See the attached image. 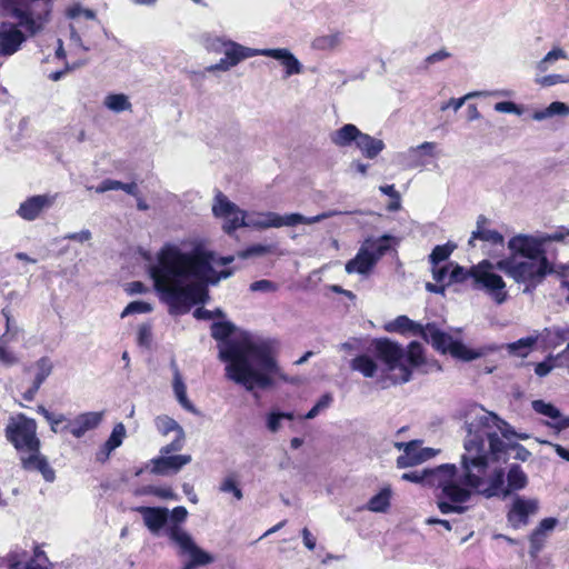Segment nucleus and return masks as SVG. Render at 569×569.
<instances>
[{
    "mask_svg": "<svg viewBox=\"0 0 569 569\" xmlns=\"http://www.w3.org/2000/svg\"><path fill=\"white\" fill-rule=\"evenodd\" d=\"M233 259V256L218 257L202 248L184 251L178 244L166 243L157 252L149 273L169 312L187 313L193 305L207 300L208 284H217L232 276V269L218 271L217 268L231 263Z\"/></svg>",
    "mask_w": 569,
    "mask_h": 569,
    "instance_id": "nucleus-1",
    "label": "nucleus"
},
{
    "mask_svg": "<svg viewBox=\"0 0 569 569\" xmlns=\"http://www.w3.org/2000/svg\"><path fill=\"white\" fill-rule=\"evenodd\" d=\"M234 329L231 322L211 326V336L219 341L218 357L227 362L226 377L250 392L270 388L276 377H282L277 361L278 342L247 333L230 338Z\"/></svg>",
    "mask_w": 569,
    "mask_h": 569,
    "instance_id": "nucleus-2",
    "label": "nucleus"
},
{
    "mask_svg": "<svg viewBox=\"0 0 569 569\" xmlns=\"http://www.w3.org/2000/svg\"><path fill=\"white\" fill-rule=\"evenodd\" d=\"M481 446L475 440H465V452L461 455L460 467L456 465H441L435 469L405 472L401 479L415 483L433 487L440 492L438 508L443 513H463L467 508L463 503L470 499V487L485 492H495V487H487L486 468L480 460Z\"/></svg>",
    "mask_w": 569,
    "mask_h": 569,
    "instance_id": "nucleus-3",
    "label": "nucleus"
},
{
    "mask_svg": "<svg viewBox=\"0 0 569 569\" xmlns=\"http://www.w3.org/2000/svg\"><path fill=\"white\" fill-rule=\"evenodd\" d=\"M1 7L14 20L0 22V57H10L51 22L53 0H1Z\"/></svg>",
    "mask_w": 569,
    "mask_h": 569,
    "instance_id": "nucleus-4",
    "label": "nucleus"
},
{
    "mask_svg": "<svg viewBox=\"0 0 569 569\" xmlns=\"http://www.w3.org/2000/svg\"><path fill=\"white\" fill-rule=\"evenodd\" d=\"M465 425L467 437L482 435L489 460L506 462L513 458L525 461L530 456V451L513 441L515 438L522 437L512 431L507 422L482 407L475 406L470 408Z\"/></svg>",
    "mask_w": 569,
    "mask_h": 569,
    "instance_id": "nucleus-5",
    "label": "nucleus"
},
{
    "mask_svg": "<svg viewBox=\"0 0 569 569\" xmlns=\"http://www.w3.org/2000/svg\"><path fill=\"white\" fill-rule=\"evenodd\" d=\"M4 435L20 456L22 468L28 471H39L46 481L52 482L54 470L47 458L40 453V439L37 436V422L23 413L10 417Z\"/></svg>",
    "mask_w": 569,
    "mask_h": 569,
    "instance_id": "nucleus-6",
    "label": "nucleus"
},
{
    "mask_svg": "<svg viewBox=\"0 0 569 569\" xmlns=\"http://www.w3.org/2000/svg\"><path fill=\"white\" fill-rule=\"evenodd\" d=\"M385 328L389 332H411L420 336L427 342H431L437 350L443 353L450 352L453 357L462 360H472L479 357V353L468 349L460 341L453 340L450 335L439 330L433 323L422 327L407 316H398L393 321L387 323Z\"/></svg>",
    "mask_w": 569,
    "mask_h": 569,
    "instance_id": "nucleus-7",
    "label": "nucleus"
},
{
    "mask_svg": "<svg viewBox=\"0 0 569 569\" xmlns=\"http://www.w3.org/2000/svg\"><path fill=\"white\" fill-rule=\"evenodd\" d=\"M465 440H475L479 446H481L480 460L486 468V478L488 479V482H492V487H495V492L492 493L470 487V497L473 492L481 493L488 498L493 496H507L513 490L522 489L527 485V476L517 465L510 467L507 475L508 483H505V472L500 467L495 466L497 461L489 460L488 449L482 435H471L470 437H466ZM488 487H491V483H488ZM486 488L487 485L483 486V489Z\"/></svg>",
    "mask_w": 569,
    "mask_h": 569,
    "instance_id": "nucleus-8",
    "label": "nucleus"
},
{
    "mask_svg": "<svg viewBox=\"0 0 569 569\" xmlns=\"http://www.w3.org/2000/svg\"><path fill=\"white\" fill-rule=\"evenodd\" d=\"M508 247L511 254L497 261V269L503 271L516 282L531 281L533 279V238L516 236L509 241Z\"/></svg>",
    "mask_w": 569,
    "mask_h": 569,
    "instance_id": "nucleus-9",
    "label": "nucleus"
},
{
    "mask_svg": "<svg viewBox=\"0 0 569 569\" xmlns=\"http://www.w3.org/2000/svg\"><path fill=\"white\" fill-rule=\"evenodd\" d=\"M568 227H557L551 232H536V283L547 274L559 273V249L568 243Z\"/></svg>",
    "mask_w": 569,
    "mask_h": 569,
    "instance_id": "nucleus-10",
    "label": "nucleus"
},
{
    "mask_svg": "<svg viewBox=\"0 0 569 569\" xmlns=\"http://www.w3.org/2000/svg\"><path fill=\"white\" fill-rule=\"evenodd\" d=\"M338 214L337 211H326L313 217H305L301 213L279 214L272 211L247 212L244 227L263 230L269 228L296 227L298 224H313Z\"/></svg>",
    "mask_w": 569,
    "mask_h": 569,
    "instance_id": "nucleus-11",
    "label": "nucleus"
},
{
    "mask_svg": "<svg viewBox=\"0 0 569 569\" xmlns=\"http://www.w3.org/2000/svg\"><path fill=\"white\" fill-rule=\"evenodd\" d=\"M495 269H497L496 263L487 259L475 264L471 288L477 291H483L496 303L501 305L507 300L508 292L505 280Z\"/></svg>",
    "mask_w": 569,
    "mask_h": 569,
    "instance_id": "nucleus-12",
    "label": "nucleus"
},
{
    "mask_svg": "<svg viewBox=\"0 0 569 569\" xmlns=\"http://www.w3.org/2000/svg\"><path fill=\"white\" fill-rule=\"evenodd\" d=\"M372 346L377 358L385 363L388 372L399 371L391 377L395 382L405 383L410 380L411 370L405 363V350L399 343L389 339H377Z\"/></svg>",
    "mask_w": 569,
    "mask_h": 569,
    "instance_id": "nucleus-13",
    "label": "nucleus"
},
{
    "mask_svg": "<svg viewBox=\"0 0 569 569\" xmlns=\"http://www.w3.org/2000/svg\"><path fill=\"white\" fill-rule=\"evenodd\" d=\"M169 537L180 548L182 555H189L190 557V560L182 569H194L196 567L206 566L213 561V557L199 548L192 537L180 526H171Z\"/></svg>",
    "mask_w": 569,
    "mask_h": 569,
    "instance_id": "nucleus-14",
    "label": "nucleus"
},
{
    "mask_svg": "<svg viewBox=\"0 0 569 569\" xmlns=\"http://www.w3.org/2000/svg\"><path fill=\"white\" fill-rule=\"evenodd\" d=\"M212 212L216 218L223 221L222 229L229 234L234 230L244 227L247 211L240 209L222 192H218L216 194L212 203Z\"/></svg>",
    "mask_w": 569,
    "mask_h": 569,
    "instance_id": "nucleus-15",
    "label": "nucleus"
},
{
    "mask_svg": "<svg viewBox=\"0 0 569 569\" xmlns=\"http://www.w3.org/2000/svg\"><path fill=\"white\" fill-rule=\"evenodd\" d=\"M395 447L403 450V455L397 458V467L400 469L420 465L436 455L431 448H422L421 442L413 440L410 442H396Z\"/></svg>",
    "mask_w": 569,
    "mask_h": 569,
    "instance_id": "nucleus-16",
    "label": "nucleus"
},
{
    "mask_svg": "<svg viewBox=\"0 0 569 569\" xmlns=\"http://www.w3.org/2000/svg\"><path fill=\"white\" fill-rule=\"evenodd\" d=\"M536 412L546 417V420H540L539 422L536 420V428L547 426L556 435L569 428V416L562 415L560 409L550 402L536 400Z\"/></svg>",
    "mask_w": 569,
    "mask_h": 569,
    "instance_id": "nucleus-17",
    "label": "nucleus"
},
{
    "mask_svg": "<svg viewBox=\"0 0 569 569\" xmlns=\"http://www.w3.org/2000/svg\"><path fill=\"white\" fill-rule=\"evenodd\" d=\"M56 196L38 194L24 200L17 210L20 218L27 221H33L40 217L41 212L53 206Z\"/></svg>",
    "mask_w": 569,
    "mask_h": 569,
    "instance_id": "nucleus-18",
    "label": "nucleus"
},
{
    "mask_svg": "<svg viewBox=\"0 0 569 569\" xmlns=\"http://www.w3.org/2000/svg\"><path fill=\"white\" fill-rule=\"evenodd\" d=\"M102 419L103 412H83L64 423L63 429H67L74 438H81L86 432L96 429Z\"/></svg>",
    "mask_w": 569,
    "mask_h": 569,
    "instance_id": "nucleus-19",
    "label": "nucleus"
},
{
    "mask_svg": "<svg viewBox=\"0 0 569 569\" xmlns=\"http://www.w3.org/2000/svg\"><path fill=\"white\" fill-rule=\"evenodd\" d=\"M191 461L189 455L166 456L153 458L150 461L151 472L154 475H168L170 471L178 472L183 466Z\"/></svg>",
    "mask_w": 569,
    "mask_h": 569,
    "instance_id": "nucleus-20",
    "label": "nucleus"
},
{
    "mask_svg": "<svg viewBox=\"0 0 569 569\" xmlns=\"http://www.w3.org/2000/svg\"><path fill=\"white\" fill-rule=\"evenodd\" d=\"M261 56L270 57L281 62L286 69V77L299 74L302 72L301 62L293 56V53L286 48L278 49H262Z\"/></svg>",
    "mask_w": 569,
    "mask_h": 569,
    "instance_id": "nucleus-21",
    "label": "nucleus"
},
{
    "mask_svg": "<svg viewBox=\"0 0 569 569\" xmlns=\"http://www.w3.org/2000/svg\"><path fill=\"white\" fill-rule=\"evenodd\" d=\"M133 510L142 516L146 527L153 533H157L166 525L169 517L167 508L140 506Z\"/></svg>",
    "mask_w": 569,
    "mask_h": 569,
    "instance_id": "nucleus-22",
    "label": "nucleus"
},
{
    "mask_svg": "<svg viewBox=\"0 0 569 569\" xmlns=\"http://www.w3.org/2000/svg\"><path fill=\"white\" fill-rule=\"evenodd\" d=\"M226 44L227 46L226 49H223V53L226 59L229 61V64L232 67H236L244 59L261 56L262 52V49L248 48L231 40H229V42Z\"/></svg>",
    "mask_w": 569,
    "mask_h": 569,
    "instance_id": "nucleus-23",
    "label": "nucleus"
},
{
    "mask_svg": "<svg viewBox=\"0 0 569 569\" xmlns=\"http://www.w3.org/2000/svg\"><path fill=\"white\" fill-rule=\"evenodd\" d=\"M360 130L351 123H347L341 128L333 130L329 138L330 141L338 148H347L352 143H357L358 137L360 134Z\"/></svg>",
    "mask_w": 569,
    "mask_h": 569,
    "instance_id": "nucleus-24",
    "label": "nucleus"
},
{
    "mask_svg": "<svg viewBox=\"0 0 569 569\" xmlns=\"http://www.w3.org/2000/svg\"><path fill=\"white\" fill-rule=\"evenodd\" d=\"M486 220L487 219L483 216L478 217L477 229L472 231L471 237L469 239V244L473 247V241L476 239H479L481 241H486L495 246H503V236L496 230L485 228L483 223L486 222Z\"/></svg>",
    "mask_w": 569,
    "mask_h": 569,
    "instance_id": "nucleus-25",
    "label": "nucleus"
},
{
    "mask_svg": "<svg viewBox=\"0 0 569 569\" xmlns=\"http://www.w3.org/2000/svg\"><path fill=\"white\" fill-rule=\"evenodd\" d=\"M533 510L531 501H525L517 498L508 513L509 522L512 527L519 528L528 522V517Z\"/></svg>",
    "mask_w": 569,
    "mask_h": 569,
    "instance_id": "nucleus-26",
    "label": "nucleus"
},
{
    "mask_svg": "<svg viewBox=\"0 0 569 569\" xmlns=\"http://www.w3.org/2000/svg\"><path fill=\"white\" fill-rule=\"evenodd\" d=\"M356 147L366 158L375 159L385 149V143L380 139L360 132Z\"/></svg>",
    "mask_w": 569,
    "mask_h": 569,
    "instance_id": "nucleus-27",
    "label": "nucleus"
},
{
    "mask_svg": "<svg viewBox=\"0 0 569 569\" xmlns=\"http://www.w3.org/2000/svg\"><path fill=\"white\" fill-rule=\"evenodd\" d=\"M375 264L366 249L360 248L357 256L347 262L346 271L348 273L368 274Z\"/></svg>",
    "mask_w": 569,
    "mask_h": 569,
    "instance_id": "nucleus-28",
    "label": "nucleus"
},
{
    "mask_svg": "<svg viewBox=\"0 0 569 569\" xmlns=\"http://www.w3.org/2000/svg\"><path fill=\"white\" fill-rule=\"evenodd\" d=\"M390 236H382L377 239H367L362 243L361 249H366L370 258L373 259V262L377 263L378 260L390 249Z\"/></svg>",
    "mask_w": 569,
    "mask_h": 569,
    "instance_id": "nucleus-29",
    "label": "nucleus"
},
{
    "mask_svg": "<svg viewBox=\"0 0 569 569\" xmlns=\"http://www.w3.org/2000/svg\"><path fill=\"white\" fill-rule=\"evenodd\" d=\"M172 387H173L174 396H176L178 402L181 405V407L184 408L189 412H196L194 406L187 397V387L182 380V377H181L177 366H173V386Z\"/></svg>",
    "mask_w": 569,
    "mask_h": 569,
    "instance_id": "nucleus-30",
    "label": "nucleus"
},
{
    "mask_svg": "<svg viewBox=\"0 0 569 569\" xmlns=\"http://www.w3.org/2000/svg\"><path fill=\"white\" fill-rule=\"evenodd\" d=\"M350 368L359 371L367 378H372L378 371L377 362L367 355H360L353 358L350 362Z\"/></svg>",
    "mask_w": 569,
    "mask_h": 569,
    "instance_id": "nucleus-31",
    "label": "nucleus"
},
{
    "mask_svg": "<svg viewBox=\"0 0 569 569\" xmlns=\"http://www.w3.org/2000/svg\"><path fill=\"white\" fill-rule=\"evenodd\" d=\"M110 190H123L128 194L138 196V186L136 182L123 183L113 179H106L99 186L94 188L97 193H103Z\"/></svg>",
    "mask_w": 569,
    "mask_h": 569,
    "instance_id": "nucleus-32",
    "label": "nucleus"
},
{
    "mask_svg": "<svg viewBox=\"0 0 569 569\" xmlns=\"http://www.w3.org/2000/svg\"><path fill=\"white\" fill-rule=\"evenodd\" d=\"M391 488H382L367 503V509L372 512H386L390 507Z\"/></svg>",
    "mask_w": 569,
    "mask_h": 569,
    "instance_id": "nucleus-33",
    "label": "nucleus"
},
{
    "mask_svg": "<svg viewBox=\"0 0 569 569\" xmlns=\"http://www.w3.org/2000/svg\"><path fill=\"white\" fill-rule=\"evenodd\" d=\"M103 106L113 112L130 111L132 104L124 93H110L106 96Z\"/></svg>",
    "mask_w": 569,
    "mask_h": 569,
    "instance_id": "nucleus-34",
    "label": "nucleus"
},
{
    "mask_svg": "<svg viewBox=\"0 0 569 569\" xmlns=\"http://www.w3.org/2000/svg\"><path fill=\"white\" fill-rule=\"evenodd\" d=\"M553 116H569V104L562 101H553L548 107L536 110V121H542V119Z\"/></svg>",
    "mask_w": 569,
    "mask_h": 569,
    "instance_id": "nucleus-35",
    "label": "nucleus"
},
{
    "mask_svg": "<svg viewBox=\"0 0 569 569\" xmlns=\"http://www.w3.org/2000/svg\"><path fill=\"white\" fill-rule=\"evenodd\" d=\"M449 266H451V271L449 273V282L451 283H463L468 280H470V283L473 281V270L475 264L470 268H465L459 266L458 263L450 262Z\"/></svg>",
    "mask_w": 569,
    "mask_h": 569,
    "instance_id": "nucleus-36",
    "label": "nucleus"
},
{
    "mask_svg": "<svg viewBox=\"0 0 569 569\" xmlns=\"http://www.w3.org/2000/svg\"><path fill=\"white\" fill-rule=\"evenodd\" d=\"M509 353L519 358H525L533 351V336L519 339L507 346Z\"/></svg>",
    "mask_w": 569,
    "mask_h": 569,
    "instance_id": "nucleus-37",
    "label": "nucleus"
},
{
    "mask_svg": "<svg viewBox=\"0 0 569 569\" xmlns=\"http://www.w3.org/2000/svg\"><path fill=\"white\" fill-rule=\"evenodd\" d=\"M10 342L8 335L0 337V365L4 367H12L19 363V357L8 347Z\"/></svg>",
    "mask_w": 569,
    "mask_h": 569,
    "instance_id": "nucleus-38",
    "label": "nucleus"
},
{
    "mask_svg": "<svg viewBox=\"0 0 569 569\" xmlns=\"http://www.w3.org/2000/svg\"><path fill=\"white\" fill-rule=\"evenodd\" d=\"M126 436V428L122 423H118L114 426L109 439L104 443V458H108L109 455L119 446H121L123 438Z\"/></svg>",
    "mask_w": 569,
    "mask_h": 569,
    "instance_id": "nucleus-39",
    "label": "nucleus"
},
{
    "mask_svg": "<svg viewBox=\"0 0 569 569\" xmlns=\"http://www.w3.org/2000/svg\"><path fill=\"white\" fill-rule=\"evenodd\" d=\"M284 419L292 420L293 413L280 412L277 410H272L271 412H269L267 415V419H266L267 429L272 433L278 432L281 429L282 420H284Z\"/></svg>",
    "mask_w": 569,
    "mask_h": 569,
    "instance_id": "nucleus-40",
    "label": "nucleus"
},
{
    "mask_svg": "<svg viewBox=\"0 0 569 569\" xmlns=\"http://www.w3.org/2000/svg\"><path fill=\"white\" fill-rule=\"evenodd\" d=\"M456 249V244L448 242L442 246H436L430 256L429 261L432 266H438L440 262L447 260Z\"/></svg>",
    "mask_w": 569,
    "mask_h": 569,
    "instance_id": "nucleus-41",
    "label": "nucleus"
},
{
    "mask_svg": "<svg viewBox=\"0 0 569 569\" xmlns=\"http://www.w3.org/2000/svg\"><path fill=\"white\" fill-rule=\"evenodd\" d=\"M340 42L341 34L336 32L316 38L312 42V47L318 50H331L337 48Z\"/></svg>",
    "mask_w": 569,
    "mask_h": 569,
    "instance_id": "nucleus-42",
    "label": "nucleus"
},
{
    "mask_svg": "<svg viewBox=\"0 0 569 569\" xmlns=\"http://www.w3.org/2000/svg\"><path fill=\"white\" fill-rule=\"evenodd\" d=\"M52 362L49 358L42 357L36 362L37 373L33 383L41 387L44 380L50 376L52 371Z\"/></svg>",
    "mask_w": 569,
    "mask_h": 569,
    "instance_id": "nucleus-43",
    "label": "nucleus"
},
{
    "mask_svg": "<svg viewBox=\"0 0 569 569\" xmlns=\"http://www.w3.org/2000/svg\"><path fill=\"white\" fill-rule=\"evenodd\" d=\"M408 361L412 367H418L423 363V349L422 346L412 341L408 346L407 356L405 355V362Z\"/></svg>",
    "mask_w": 569,
    "mask_h": 569,
    "instance_id": "nucleus-44",
    "label": "nucleus"
},
{
    "mask_svg": "<svg viewBox=\"0 0 569 569\" xmlns=\"http://www.w3.org/2000/svg\"><path fill=\"white\" fill-rule=\"evenodd\" d=\"M221 492H231L237 500L243 498L241 489L238 487V482L233 475H229L222 479L219 486Z\"/></svg>",
    "mask_w": 569,
    "mask_h": 569,
    "instance_id": "nucleus-45",
    "label": "nucleus"
},
{
    "mask_svg": "<svg viewBox=\"0 0 569 569\" xmlns=\"http://www.w3.org/2000/svg\"><path fill=\"white\" fill-rule=\"evenodd\" d=\"M567 53L565 50L560 48H556L548 52L543 59L538 63V69L540 71H546L550 66H552L555 62H557L560 59H567Z\"/></svg>",
    "mask_w": 569,
    "mask_h": 569,
    "instance_id": "nucleus-46",
    "label": "nucleus"
},
{
    "mask_svg": "<svg viewBox=\"0 0 569 569\" xmlns=\"http://www.w3.org/2000/svg\"><path fill=\"white\" fill-rule=\"evenodd\" d=\"M557 523L558 519L555 517L545 518L539 522V526L536 527V551L540 549L539 538L555 530Z\"/></svg>",
    "mask_w": 569,
    "mask_h": 569,
    "instance_id": "nucleus-47",
    "label": "nucleus"
},
{
    "mask_svg": "<svg viewBox=\"0 0 569 569\" xmlns=\"http://www.w3.org/2000/svg\"><path fill=\"white\" fill-rule=\"evenodd\" d=\"M156 427L158 431L164 436L171 431H174L176 435H179V428H181L176 420L168 416L158 417L156 419Z\"/></svg>",
    "mask_w": 569,
    "mask_h": 569,
    "instance_id": "nucleus-48",
    "label": "nucleus"
},
{
    "mask_svg": "<svg viewBox=\"0 0 569 569\" xmlns=\"http://www.w3.org/2000/svg\"><path fill=\"white\" fill-rule=\"evenodd\" d=\"M482 96H487V92L473 91V92L467 93L466 96H463L462 98H459V99L451 98L446 103H443L440 109L442 111H445L448 108H452L455 111H458L467 100L475 98V97H482Z\"/></svg>",
    "mask_w": 569,
    "mask_h": 569,
    "instance_id": "nucleus-49",
    "label": "nucleus"
},
{
    "mask_svg": "<svg viewBox=\"0 0 569 569\" xmlns=\"http://www.w3.org/2000/svg\"><path fill=\"white\" fill-rule=\"evenodd\" d=\"M229 40L216 37V36H206L203 38V46L208 51L220 53L223 52V49H226V43H228Z\"/></svg>",
    "mask_w": 569,
    "mask_h": 569,
    "instance_id": "nucleus-50",
    "label": "nucleus"
},
{
    "mask_svg": "<svg viewBox=\"0 0 569 569\" xmlns=\"http://www.w3.org/2000/svg\"><path fill=\"white\" fill-rule=\"evenodd\" d=\"M536 83L545 88L552 87L559 83H569V74L553 73L543 76L541 78H536Z\"/></svg>",
    "mask_w": 569,
    "mask_h": 569,
    "instance_id": "nucleus-51",
    "label": "nucleus"
},
{
    "mask_svg": "<svg viewBox=\"0 0 569 569\" xmlns=\"http://www.w3.org/2000/svg\"><path fill=\"white\" fill-rule=\"evenodd\" d=\"M152 310V307L150 303L144 301H132L130 302L121 312V318H124L129 315L133 313H147Z\"/></svg>",
    "mask_w": 569,
    "mask_h": 569,
    "instance_id": "nucleus-52",
    "label": "nucleus"
},
{
    "mask_svg": "<svg viewBox=\"0 0 569 569\" xmlns=\"http://www.w3.org/2000/svg\"><path fill=\"white\" fill-rule=\"evenodd\" d=\"M184 438H186V435H184L183 429L179 428V435H176V438L171 443L161 448V450H160L161 455L169 456L172 452L180 451L184 446Z\"/></svg>",
    "mask_w": 569,
    "mask_h": 569,
    "instance_id": "nucleus-53",
    "label": "nucleus"
},
{
    "mask_svg": "<svg viewBox=\"0 0 569 569\" xmlns=\"http://www.w3.org/2000/svg\"><path fill=\"white\" fill-rule=\"evenodd\" d=\"M83 16L88 20H94L97 14L93 10L81 7L80 4H73L67 10V17L70 19H77Z\"/></svg>",
    "mask_w": 569,
    "mask_h": 569,
    "instance_id": "nucleus-54",
    "label": "nucleus"
},
{
    "mask_svg": "<svg viewBox=\"0 0 569 569\" xmlns=\"http://www.w3.org/2000/svg\"><path fill=\"white\" fill-rule=\"evenodd\" d=\"M2 316L6 319V332L3 335H8V339L13 341L21 332V328L12 320L10 312L7 309L2 310Z\"/></svg>",
    "mask_w": 569,
    "mask_h": 569,
    "instance_id": "nucleus-55",
    "label": "nucleus"
},
{
    "mask_svg": "<svg viewBox=\"0 0 569 569\" xmlns=\"http://www.w3.org/2000/svg\"><path fill=\"white\" fill-rule=\"evenodd\" d=\"M436 143L435 142H423L417 147H412L408 150V156L409 157H416L418 153H420L421 156H429V157H433L435 156V149H436Z\"/></svg>",
    "mask_w": 569,
    "mask_h": 569,
    "instance_id": "nucleus-56",
    "label": "nucleus"
},
{
    "mask_svg": "<svg viewBox=\"0 0 569 569\" xmlns=\"http://www.w3.org/2000/svg\"><path fill=\"white\" fill-rule=\"evenodd\" d=\"M152 341V331L150 325H141L138 329V343L149 348Z\"/></svg>",
    "mask_w": 569,
    "mask_h": 569,
    "instance_id": "nucleus-57",
    "label": "nucleus"
},
{
    "mask_svg": "<svg viewBox=\"0 0 569 569\" xmlns=\"http://www.w3.org/2000/svg\"><path fill=\"white\" fill-rule=\"evenodd\" d=\"M47 421L50 423V428H51L52 432L59 433V432H62V431H67V429H63V426H62L63 422L68 423V421H69L66 418L64 415H62V413H59V415L51 413L50 418H48Z\"/></svg>",
    "mask_w": 569,
    "mask_h": 569,
    "instance_id": "nucleus-58",
    "label": "nucleus"
},
{
    "mask_svg": "<svg viewBox=\"0 0 569 569\" xmlns=\"http://www.w3.org/2000/svg\"><path fill=\"white\" fill-rule=\"evenodd\" d=\"M251 291H262V292H274L278 290V284L270 280H258L250 284Z\"/></svg>",
    "mask_w": 569,
    "mask_h": 569,
    "instance_id": "nucleus-59",
    "label": "nucleus"
},
{
    "mask_svg": "<svg viewBox=\"0 0 569 569\" xmlns=\"http://www.w3.org/2000/svg\"><path fill=\"white\" fill-rule=\"evenodd\" d=\"M142 493H150L154 495L157 497H160L162 499H174L176 495L170 488H161V487H147L142 490Z\"/></svg>",
    "mask_w": 569,
    "mask_h": 569,
    "instance_id": "nucleus-60",
    "label": "nucleus"
},
{
    "mask_svg": "<svg viewBox=\"0 0 569 569\" xmlns=\"http://www.w3.org/2000/svg\"><path fill=\"white\" fill-rule=\"evenodd\" d=\"M495 110L502 113H517L521 114V109L511 101H501L495 104Z\"/></svg>",
    "mask_w": 569,
    "mask_h": 569,
    "instance_id": "nucleus-61",
    "label": "nucleus"
},
{
    "mask_svg": "<svg viewBox=\"0 0 569 569\" xmlns=\"http://www.w3.org/2000/svg\"><path fill=\"white\" fill-rule=\"evenodd\" d=\"M91 237H92V234H91L90 230L84 229L79 232L68 233L64 236V239L73 240V241H78V242H86V241H89L91 239Z\"/></svg>",
    "mask_w": 569,
    "mask_h": 569,
    "instance_id": "nucleus-62",
    "label": "nucleus"
},
{
    "mask_svg": "<svg viewBox=\"0 0 569 569\" xmlns=\"http://www.w3.org/2000/svg\"><path fill=\"white\" fill-rule=\"evenodd\" d=\"M8 569H28V561H22L19 555H10L7 559Z\"/></svg>",
    "mask_w": 569,
    "mask_h": 569,
    "instance_id": "nucleus-63",
    "label": "nucleus"
},
{
    "mask_svg": "<svg viewBox=\"0 0 569 569\" xmlns=\"http://www.w3.org/2000/svg\"><path fill=\"white\" fill-rule=\"evenodd\" d=\"M449 268H451V266H449V264L442 266L439 268L437 266H432V269H431L432 278L437 282H442L446 279V277L448 276Z\"/></svg>",
    "mask_w": 569,
    "mask_h": 569,
    "instance_id": "nucleus-64",
    "label": "nucleus"
}]
</instances>
